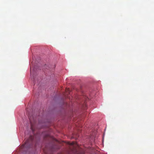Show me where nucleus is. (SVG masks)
Segmentation results:
<instances>
[{
	"mask_svg": "<svg viewBox=\"0 0 154 154\" xmlns=\"http://www.w3.org/2000/svg\"><path fill=\"white\" fill-rule=\"evenodd\" d=\"M34 139V137L32 136H30L29 138L26 140L25 142L24 146L26 147L28 144H31Z\"/></svg>",
	"mask_w": 154,
	"mask_h": 154,
	"instance_id": "nucleus-1",
	"label": "nucleus"
},
{
	"mask_svg": "<svg viewBox=\"0 0 154 154\" xmlns=\"http://www.w3.org/2000/svg\"><path fill=\"white\" fill-rule=\"evenodd\" d=\"M74 144H75V143L74 142H72V143H70V144H69L70 145L73 146L74 145Z\"/></svg>",
	"mask_w": 154,
	"mask_h": 154,
	"instance_id": "nucleus-2",
	"label": "nucleus"
},
{
	"mask_svg": "<svg viewBox=\"0 0 154 154\" xmlns=\"http://www.w3.org/2000/svg\"><path fill=\"white\" fill-rule=\"evenodd\" d=\"M30 74H31V75L32 74V72H31V68H30Z\"/></svg>",
	"mask_w": 154,
	"mask_h": 154,
	"instance_id": "nucleus-3",
	"label": "nucleus"
}]
</instances>
